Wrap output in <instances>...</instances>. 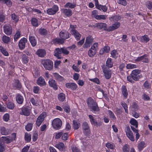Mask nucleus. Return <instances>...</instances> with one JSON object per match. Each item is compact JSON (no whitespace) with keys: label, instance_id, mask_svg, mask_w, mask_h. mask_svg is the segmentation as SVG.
<instances>
[{"label":"nucleus","instance_id":"nucleus-24","mask_svg":"<svg viewBox=\"0 0 152 152\" xmlns=\"http://www.w3.org/2000/svg\"><path fill=\"white\" fill-rule=\"evenodd\" d=\"M73 127L75 129H78L80 126V124L79 122L76 120H73Z\"/></svg>","mask_w":152,"mask_h":152},{"label":"nucleus","instance_id":"nucleus-60","mask_svg":"<svg viewBox=\"0 0 152 152\" xmlns=\"http://www.w3.org/2000/svg\"><path fill=\"white\" fill-rule=\"evenodd\" d=\"M121 104L122 106V107H124V109L125 110V112L127 113H128V107L127 105V104L126 103H124L121 102Z\"/></svg>","mask_w":152,"mask_h":152},{"label":"nucleus","instance_id":"nucleus-59","mask_svg":"<svg viewBox=\"0 0 152 152\" xmlns=\"http://www.w3.org/2000/svg\"><path fill=\"white\" fill-rule=\"evenodd\" d=\"M132 107L134 110L136 111L138 109V106L135 102L133 103Z\"/></svg>","mask_w":152,"mask_h":152},{"label":"nucleus","instance_id":"nucleus-19","mask_svg":"<svg viewBox=\"0 0 152 152\" xmlns=\"http://www.w3.org/2000/svg\"><path fill=\"white\" fill-rule=\"evenodd\" d=\"M120 23L119 22L113 24L112 26L109 27V31H111L117 29L120 26Z\"/></svg>","mask_w":152,"mask_h":152},{"label":"nucleus","instance_id":"nucleus-63","mask_svg":"<svg viewBox=\"0 0 152 152\" xmlns=\"http://www.w3.org/2000/svg\"><path fill=\"white\" fill-rule=\"evenodd\" d=\"M126 135L130 140L132 141H134V139L132 133L127 134Z\"/></svg>","mask_w":152,"mask_h":152},{"label":"nucleus","instance_id":"nucleus-64","mask_svg":"<svg viewBox=\"0 0 152 152\" xmlns=\"http://www.w3.org/2000/svg\"><path fill=\"white\" fill-rule=\"evenodd\" d=\"M146 6L150 9H152V2L150 1H148L146 3Z\"/></svg>","mask_w":152,"mask_h":152},{"label":"nucleus","instance_id":"nucleus-37","mask_svg":"<svg viewBox=\"0 0 152 152\" xmlns=\"http://www.w3.org/2000/svg\"><path fill=\"white\" fill-rule=\"evenodd\" d=\"M98 91L99 92H101V94L100 96H99V92H98L96 93V95L99 98H101L104 95V91L102 89H101L99 88L98 89Z\"/></svg>","mask_w":152,"mask_h":152},{"label":"nucleus","instance_id":"nucleus-25","mask_svg":"<svg viewBox=\"0 0 152 152\" xmlns=\"http://www.w3.org/2000/svg\"><path fill=\"white\" fill-rule=\"evenodd\" d=\"M53 43L55 44H62L64 42V40L63 39H62L60 38H55L53 40Z\"/></svg>","mask_w":152,"mask_h":152},{"label":"nucleus","instance_id":"nucleus-8","mask_svg":"<svg viewBox=\"0 0 152 152\" xmlns=\"http://www.w3.org/2000/svg\"><path fill=\"white\" fill-rule=\"evenodd\" d=\"M4 32L8 35L11 34L12 32V28L9 25L6 24L3 27Z\"/></svg>","mask_w":152,"mask_h":152},{"label":"nucleus","instance_id":"nucleus-2","mask_svg":"<svg viewBox=\"0 0 152 152\" xmlns=\"http://www.w3.org/2000/svg\"><path fill=\"white\" fill-rule=\"evenodd\" d=\"M41 63L46 69L51 70L53 69V63L50 60L44 59L42 61Z\"/></svg>","mask_w":152,"mask_h":152},{"label":"nucleus","instance_id":"nucleus-36","mask_svg":"<svg viewBox=\"0 0 152 152\" xmlns=\"http://www.w3.org/2000/svg\"><path fill=\"white\" fill-rule=\"evenodd\" d=\"M149 39L148 36L146 35H145L142 37L141 38V41L142 42H147L149 41Z\"/></svg>","mask_w":152,"mask_h":152},{"label":"nucleus","instance_id":"nucleus-26","mask_svg":"<svg viewBox=\"0 0 152 152\" xmlns=\"http://www.w3.org/2000/svg\"><path fill=\"white\" fill-rule=\"evenodd\" d=\"M29 39L31 45L33 46H35L37 44V41L34 37L30 36L29 37Z\"/></svg>","mask_w":152,"mask_h":152},{"label":"nucleus","instance_id":"nucleus-56","mask_svg":"<svg viewBox=\"0 0 152 152\" xmlns=\"http://www.w3.org/2000/svg\"><path fill=\"white\" fill-rule=\"evenodd\" d=\"M2 138H4V140L7 143H10L12 141L11 139H10L8 137H2Z\"/></svg>","mask_w":152,"mask_h":152},{"label":"nucleus","instance_id":"nucleus-53","mask_svg":"<svg viewBox=\"0 0 152 152\" xmlns=\"http://www.w3.org/2000/svg\"><path fill=\"white\" fill-rule=\"evenodd\" d=\"M5 16L3 15V12H0V22H3L5 20Z\"/></svg>","mask_w":152,"mask_h":152},{"label":"nucleus","instance_id":"nucleus-18","mask_svg":"<svg viewBox=\"0 0 152 152\" xmlns=\"http://www.w3.org/2000/svg\"><path fill=\"white\" fill-rule=\"evenodd\" d=\"M62 11L68 17L72 15V11L69 9H63L62 10Z\"/></svg>","mask_w":152,"mask_h":152},{"label":"nucleus","instance_id":"nucleus-11","mask_svg":"<svg viewBox=\"0 0 152 152\" xmlns=\"http://www.w3.org/2000/svg\"><path fill=\"white\" fill-rule=\"evenodd\" d=\"M102 67L105 76H111V71L108 68H107L105 65H102Z\"/></svg>","mask_w":152,"mask_h":152},{"label":"nucleus","instance_id":"nucleus-30","mask_svg":"<svg viewBox=\"0 0 152 152\" xmlns=\"http://www.w3.org/2000/svg\"><path fill=\"white\" fill-rule=\"evenodd\" d=\"M11 18L14 21L15 23L17 22L19 20L18 16L15 15L14 13L12 14L11 15Z\"/></svg>","mask_w":152,"mask_h":152},{"label":"nucleus","instance_id":"nucleus-58","mask_svg":"<svg viewBox=\"0 0 152 152\" xmlns=\"http://www.w3.org/2000/svg\"><path fill=\"white\" fill-rule=\"evenodd\" d=\"M129 145L127 144L125 145L123 148V151L124 152H129Z\"/></svg>","mask_w":152,"mask_h":152},{"label":"nucleus","instance_id":"nucleus-62","mask_svg":"<svg viewBox=\"0 0 152 152\" xmlns=\"http://www.w3.org/2000/svg\"><path fill=\"white\" fill-rule=\"evenodd\" d=\"M9 117L10 116L9 114L8 113H6L3 116V120L6 121H7L9 120Z\"/></svg>","mask_w":152,"mask_h":152},{"label":"nucleus","instance_id":"nucleus-29","mask_svg":"<svg viewBox=\"0 0 152 152\" xmlns=\"http://www.w3.org/2000/svg\"><path fill=\"white\" fill-rule=\"evenodd\" d=\"M58 99L61 101H64L65 99V94L63 93L59 94L58 95Z\"/></svg>","mask_w":152,"mask_h":152},{"label":"nucleus","instance_id":"nucleus-4","mask_svg":"<svg viewBox=\"0 0 152 152\" xmlns=\"http://www.w3.org/2000/svg\"><path fill=\"white\" fill-rule=\"evenodd\" d=\"M52 125L54 129H58L62 125V121L58 118L55 119L52 121Z\"/></svg>","mask_w":152,"mask_h":152},{"label":"nucleus","instance_id":"nucleus-31","mask_svg":"<svg viewBox=\"0 0 152 152\" xmlns=\"http://www.w3.org/2000/svg\"><path fill=\"white\" fill-rule=\"evenodd\" d=\"M96 53V51L94 49L93 50L91 48L88 52V54L91 57L94 56Z\"/></svg>","mask_w":152,"mask_h":152},{"label":"nucleus","instance_id":"nucleus-55","mask_svg":"<svg viewBox=\"0 0 152 152\" xmlns=\"http://www.w3.org/2000/svg\"><path fill=\"white\" fill-rule=\"evenodd\" d=\"M137 67V65L135 64H128L126 66V68L128 69H132L133 68Z\"/></svg>","mask_w":152,"mask_h":152},{"label":"nucleus","instance_id":"nucleus-57","mask_svg":"<svg viewBox=\"0 0 152 152\" xmlns=\"http://www.w3.org/2000/svg\"><path fill=\"white\" fill-rule=\"evenodd\" d=\"M112 56L114 58H116L118 56V53L116 50H113L111 53Z\"/></svg>","mask_w":152,"mask_h":152},{"label":"nucleus","instance_id":"nucleus-34","mask_svg":"<svg viewBox=\"0 0 152 152\" xmlns=\"http://www.w3.org/2000/svg\"><path fill=\"white\" fill-rule=\"evenodd\" d=\"M0 50L1 52L5 56H8L9 54L6 49L2 46H0Z\"/></svg>","mask_w":152,"mask_h":152},{"label":"nucleus","instance_id":"nucleus-32","mask_svg":"<svg viewBox=\"0 0 152 152\" xmlns=\"http://www.w3.org/2000/svg\"><path fill=\"white\" fill-rule=\"evenodd\" d=\"M130 123L132 125L135 126L136 128H137L138 126L137 121L134 118H132L130 121Z\"/></svg>","mask_w":152,"mask_h":152},{"label":"nucleus","instance_id":"nucleus-12","mask_svg":"<svg viewBox=\"0 0 152 152\" xmlns=\"http://www.w3.org/2000/svg\"><path fill=\"white\" fill-rule=\"evenodd\" d=\"M61 53L62 51L61 48H56L54 51V56L56 57L58 59H60L63 58V57L61 55Z\"/></svg>","mask_w":152,"mask_h":152},{"label":"nucleus","instance_id":"nucleus-44","mask_svg":"<svg viewBox=\"0 0 152 152\" xmlns=\"http://www.w3.org/2000/svg\"><path fill=\"white\" fill-rule=\"evenodd\" d=\"M31 23L32 25L34 26H37L38 25L37 20L36 18H32V19Z\"/></svg>","mask_w":152,"mask_h":152},{"label":"nucleus","instance_id":"nucleus-46","mask_svg":"<svg viewBox=\"0 0 152 152\" xmlns=\"http://www.w3.org/2000/svg\"><path fill=\"white\" fill-rule=\"evenodd\" d=\"M22 59L24 63L25 64L27 63L28 60V57L25 54H23L22 56Z\"/></svg>","mask_w":152,"mask_h":152},{"label":"nucleus","instance_id":"nucleus-14","mask_svg":"<svg viewBox=\"0 0 152 152\" xmlns=\"http://www.w3.org/2000/svg\"><path fill=\"white\" fill-rule=\"evenodd\" d=\"M37 84L41 86H45L46 85V83L44 79L42 77H39L37 80Z\"/></svg>","mask_w":152,"mask_h":152},{"label":"nucleus","instance_id":"nucleus-52","mask_svg":"<svg viewBox=\"0 0 152 152\" xmlns=\"http://www.w3.org/2000/svg\"><path fill=\"white\" fill-rule=\"evenodd\" d=\"M5 150V146L4 143L0 141V152H3Z\"/></svg>","mask_w":152,"mask_h":152},{"label":"nucleus","instance_id":"nucleus-3","mask_svg":"<svg viewBox=\"0 0 152 152\" xmlns=\"http://www.w3.org/2000/svg\"><path fill=\"white\" fill-rule=\"evenodd\" d=\"M76 26V25L74 26L72 25H70V29L71 31V33L72 34L74 35L77 40H78L80 39L81 35L75 29Z\"/></svg>","mask_w":152,"mask_h":152},{"label":"nucleus","instance_id":"nucleus-7","mask_svg":"<svg viewBox=\"0 0 152 152\" xmlns=\"http://www.w3.org/2000/svg\"><path fill=\"white\" fill-rule=\"evenodd\" d=\"M83 133L86 135H88L90 133L89 127L86 122H84L82 125Z\"/></svg>","mask_w":152,"mask_h":152},{"label":"nucleus","instance_id":"nucleus-35","mask_svg":"<svg viewBox=\"0 0 152 152\" xmlns=\"http://www.w3.org/2000/svg\"><path fill=\"white\" fill-rule=\"evenodd\" d=\"M111 59L110 58H108L106 61V66L109 67L111 68L113 66V63L111 61Z\"/></svg>","mask_w":152,"mask_h":152},{"label":"nucleus","instance_id":"nucleus-28","mask_svg":"<svg viewBox=\"0 0 152 152\" xmlns=\"http://www.w3.org/2000/svg\"><path fill=\"white\" fill-rule=\"evenodd\" d=\"M1 133L2 135H7L9 133V131L7 130L4 127H1L0 128Z\"/></svg>","mask_w":152,"mask_h":152},{"label":"nucleus","instance_id":"nucleus-1","mask_svg":"<svg viewBox=\"0 0 152 152\" xmlns=\"http://www.w3.org/2000/svg\"><path fill=\"white\" fill-rule=\"evenodd\" d=\"M87 102L88 107L93 111H98L99 110V108L97 103L95 102L91 97L88 98Z\"/></svg>","mask_w":152,"mask_h":152},{"label":"nucleus","instance_id":"nucleus-6","mask_svg":"<svg viewBox=\"0 0 152 152\" xmlns=\"http://www.w3.org/2000/svg\"><path fill=\"white\" fill-rule=\"evenodd\" d=\"M46 116V114L45 112H43L38 117L36 121V124L37 126H39L43 121L44 118Z\"/></svg>","mask_w":152,"mask_h":152},{"label":"nucleus","instance_id":"nucleus-48","mask_svg":"<svg viewBox=\"0 0 152 152\" xmlns=\"http://www.w3.org/2000/svg\"><path fill=\"white\" fill-rule=\"evenodd\" d=\"M32 127V124L31 123L28 124L26 126L25 129L26 130L29 131L31 130Z\"/></svg>","mask_w":152,"mask_h":152},{"label":"nucleus","instance_id":"nucleus-50","mask_svg":"<svg viewBox=\"0 0 152 152\" xmlns=\"http://www.w3.org/2000/svg\"><path fill=\"white\" fill-rule=\"evenodd\" d=\"M20 33L19 31H17L14 35V39L15 41H17L18 39L20 37Z\"/></svg>","mask_w":152,"mask_h":152},{"label":"nucleus","instance_id":"nucleus-38","mask_svg":"<svg viewBox=\"0 0 152 152\" xmlns=\"http://www.w3.org/2000/svg\"><path fill=\"white\" fill-rule=\"evenodd\" d=\"M7 107L10 109H13L15 106L13 103L8 101H7Z\"/></svg>","mask_w":152,"mask_h":152},{"label":"nucleus","instance_id":"nucleus-13","mask_svg":"<svg viewBox=\"0 0 152 152\" xmlns=\"http://www.w3.org/2000/svg\"><path fill=\"white\" fill-rule=\"evenodd\" d=\"M69 34L67 32H65L61 31L59 33V36L60 37L64 39V41L66 39H68L69 37Z\"/></svg>","mask_w":152,"mask_h":152},{"label":"nucleus","instance_id":"nucleus-61","mask_svg":"<svg viewBox=\"0 0 152 152\" xmlns=\"http://www.w3.org/2000/svg\"><path fill=\"white\" fill-rule=\"evenodd\" d=\"M72 152H81L79 149L76 146H72Z\"/></svg>","mask_w":152,"mask_h":152},{"label":"nucleus","instance_id":"nucleus-21","mask_svg":"<svg viewBox=\"0 0 152 152\" xmlns=\"http://www.w3.org/2000/svg\"><path fill=\"white\" fill-rule=\"evenodd\" d=\"M121 18V17L118 15L112 16L111 18H110V19L111 21L117 23L118 21L120 20Z\"/></svg>","mask_w":152,"mask_h":152},{"label":"nucleus","instance_id":"nucleus-40","mask_svg":"<svg viewBox=\"0 0 152 152\" xmlns=\"http://www.w3.org/2000/svg\"><path fill=\"white\" fill-rule=\"evenodd\" d=\"M25 139L27 142H29L31 139V135L26 133L25 134Z\"/></svg>","mask_w":152,"mask_h":152},{"label":"nucleus","instance_id":"nucleus-17","mask_svg":"<svg viewBox=\"0 0 152 152\" xmlns=\"http://www.w3.org/2000/svg\"><path fill=\"white\" fill-rule=\"evenodd\" d=\"M16 100L19 104H22L23 101V99L21 95L19 94H18L16 95Z\"/></svg>","mask_w":152,"mask_h":152},{"label":"nucleus","instance_id":"nucleus-41","mask_svg":"<svg viewBox=\"0 0 152 152\" xmlns=\"http://www.w3.org/2000/svg\"><path fill=\"white\" fill-rule=\"evenodd\" d=\"M97 8L100 10H102L104 12H106L107 9V7L105 6H103L101 5L98 6Z\"/></svg>","mask_w":152,"mask_h":152},{"label":"nucleus","instance_id":"nucleus-20","mask_svg":"<svg viewBox=\"0 0 152 152\" xmlns=\"http://www.w3.org/2000/svg\"><path fill=\"white\" fill-rule=\"evenodd\" d=\"M49 83L50 86L53 87L55 90L57 89L58 87L56 85V82L54 80L50 79L49 81Z\"/></svg>","mask_w":152,"mask_h":152},{"label":"nucleus","instance_id":"nucleus-15","mask_svg":"<svg viewBox=\"0 0 152 152\" xmlns=\"http://www.w3.org/2000/svg\"><path fill=\"white\" fill-rule=\"evenodd\" d=\"M66 86L67 88H70L72 90H75L77 87V86L74 83H67L66 84Z\"/></svg>","mask_w":152,"mask_h":152},{"label":"nucleus","instance_id":"nucleus-22","mask_svg":"<svg viewBox=\"0 0 152 152\" xmlns=\"http://www.w3.org/2000/svg\"><path fill=\"white\" fill-rule=\"evenodd\" d=\"M140 77H127L128 80L131 83L134 82V80L137 81L139 80Z\"/></svg>","mask_w":152,"mask_h":152},{"label":"nucleus","instance_id":"nucleus-54","mask_svg":"<svg viewBox=\"0 0 152 152\" xmlns=\"http://www.w3.org/2000/svg\"><path fill=\"white\" fill-rule=\"evenodd\" d=\"M39 31L41 34L44 35H46L47 33V31L44 28L40 29Z\"/></svg>","mask_w":152,"mask_h":152},{"label":"nucleus","instance_id":"nucleus-5","mask_svg":"<svg viewBox=\"0 0 152 152\" xmlns=\"http://www.w3.org/2000/svg\"><path fill=\"white\" fill-rule=\"evenodd\" d=\"M96 28L99 30H104L109 31V28H108L107 24L104 23H96Z\"/></svg>","mask_w":152,"mask_h":152},{"label":"nucleus","instance_id":"nucleus-47","mask_svg":"<svg viewBox=\"0 0 152 152\" xmlns=\"http://www.w3.org/2000/svg\"><path fill=\"white\" fill-rule=\"evenodd\" d=\"M2 40L4 43H7L10 40V38L4 35L3 37Z\"/></svg>","mask_w":152,"mask_h":152},{"label":"nucleus","instance_id":"nucleus-33","mask_svg":"<svg viewBox=\"0 0 152 152\" xmlns=\"http://www.w3.org/2000/svg\"><path fill=\"white\" fill-rule=\"evenodd\" d=\"M14 87H15L17 88L20 89L22 87V85L18 80H15V82L14 85Z\"/></svg>","mask_w":152,"mask_h":152},{"label":"nucleus","instance_id":"nucleus-16","mask_svg":"<svg viewBox=\"0 0 152 152\" xmlns=\"http://www.w3.org/2000/svg\"><path fill=\"white\" fill-rule=\"evenodd\" d=\"M36 53L39 56L43 57L45 55L46 53L44 50L39 49L37 51Z\"/></svg>","mask_w":152,"mask_h":152},{"label":"nucleus","instance_id":"nucleus-45","mask_svg":"<svg viewBox=\"0 0 152 152\" xmlns=\"http://www.w3.org/2000/svg\"><path fill=\"white\" fill-rule=\"evenodd\" d=\"M141 72L140 70L139 69H134L133 70L132 73V76L133 75H135L136 76L137 75L140 73Z\"/></svg>","mask_w":152,"mask_h":152},{"label":"nucleus","instance_id":"nucleus-51","mask_svg":"<svg viewBox=\"0 0 152 152\" xmlns=\"http://www.w3.org/2000/svg\"><path fill=\"white\" fill-rule=\"evenodd\" d=\"M93 39L91 37L88 36L87 37L86 42L91 44L93 42Z\"/></svg>","mask_w":152,"mask_h":152},{"label":"nucleus","instance_id":"nucleus-9","mask_svg":"<svg viewBox=\"0 0 152 152\" xmlns=\"http://www.w3.org/2000/svg\"><path fill=\"white\" fill-rule=\"evenodd\" d=\"M58 9V7L57 6L54 5L52 8L48 9L47 11V13L50 15H53L55 14Z\"/></svg>","mask_w":152,"mask_h":152},{"label":"nucleus","instance_id":"nucleus-42","mask_svg":"<svg viewBox=\"0 0 152 152\" xmlns=\"http://www.w3.org/2000/svg\"><path fill=\"white\" fill-rule=\"evenodd\" d=\"M108 114L109 115L110 117L112 120H115L116 117L113 112L110 110H108Z\"/></svg>","mask_w":152,"mask_h":152},{"label":"nucleus","instance_id":"nucleus-39","mask_svg":"<svg viewBox=\"0 0 152 152\" xmlns=\"http://www.w3.org/2000/svg\"><path fill=\"white\" fill-rule=\"evenodd\" d=\"M22 113L23 114L26 116H28L30 114L29 110L27 108L24 107L22 110Z\"/></svg>","mask_w":152,"mask_h":152},{"label":"nucleus","instance_id":"nucleus-23","mask_svg":"<svg viewBox=\"0 0 152 152\" xmlns=\"http://www.w3.org/2000/svg\"><path fill=\"white\" fill-rule=\"evenodd\" d=\"M55 146L59 150L61 151H64L65 148L64 144L62 142L56 144Z\"/></svg>","mask_w":152,"mask_h":152},{"label":"nucleus","instance_id":"nucleus-10","mask_svg":"<svg viewBox=\"0 0 152 152\" xmlns=\"http://www.w3.org/2000/svg\"><path fill=\"white\" fill-rule=\"evenodd\" d=\"M27 42V39L25 38H23L20 40L18 46L20 49L23 50L25 48V44Z\"/></svg>","mask_w":152,"mask_h":152},{"label":"nucleus","instance_id":"nucleus-43","mask_svg":"<svg viewBox=\"0 0 152 152\" xmlns=\"http://www.w3.org/2000/svg\"><path fill=\"white\" fill-rule=\"evenodd\" d=\"M145 145V143L143 141H141L140 143H139L138 145V148L139 150H142L144 147Z\"/></svg>","mask_w":152,"mask_h":152},{"label":"nucleus","instance_id":"nucleus-49","mask_svg":"<svg viewBox=\"0 0 152 152\" xmlns=\"http://www.w3.org/2000/svg\"><path fill=\"white\" fill-rule=\"evenodd\" d=\"M76 5L75 4H74L70 3H67L65 5V7H69L71 8H73L75 7Z\"/></svg>","mask_w":152,"mask_h":152},{"label":"nucleus","instance_id":"nucleus-27","mask_svg":"<svg viewBox=\"0 0 152 152\" xmlns=\"http://www.w3.org/2000/svg\"><path fill=\"white\" fill-rule=\"evenodd\" d=\"M122 91L123 96L125 98H126L128 96V92L125 86H123L121 88Z\"/></svg>","mask_w":152,"mask_h":152}]
</instances>
